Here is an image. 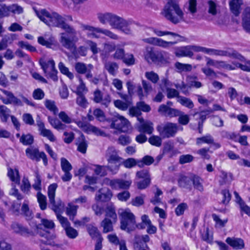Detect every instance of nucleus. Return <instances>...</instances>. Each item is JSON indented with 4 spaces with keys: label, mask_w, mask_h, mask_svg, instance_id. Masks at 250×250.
Returning a JSON list of instances; mask_svg holds the SVG:
<instances>
[{
    "label": "nucleus",
    "mask_w": 250,
    "mask_h": 250,
    "mask_svg": "<svg viewBox=\"0 0 250 250\" xmlns=\"http://www.w3.org/2000/svg\"><path fill=\"white\" fill-rule=\"evenodd\" d=\"M131 183V181L130 180H124L123 179H116L114 189H128L130 187Z\"/></svg>",
    "instance_id": "obj_32"
},
{
    "label": "nucleus",
    "mask_w": 250,
    "mask_h": 250,
    "mask_svg": "<svg viewBox=\"0 0 250 250\" xmlns=\"http://www.w3.org/2000/svg\"><path fill=\"white\" fill-rule=\"evenodd\" d=\"M187 81L189 87L199 88L203 86L202 83L198 81V78L196 76H189L187 77Z\"/></svg>",
    "instance_id": "obj_40"
},
{
    "label": "nucleus",
    "mask_w": 250,
    "mask_h": 250,
    "mask_svg": "<svg viewBox=\"0 0 250 250\" xmlns=\"http://www.w3.org/2000/svg\"><path fill=\"white\" fill-rule=\"evenodd\" d=\"M142 86L138 85L137 86L136 92L140 99L142 100L144 97L147 96L150 93L153 91V88L150 82L145 80H142Z\"/></svg>",
    "instance_id": "obj_16"
},
{
    "label": "nucleus",
    "mask_w": 250,
    "mask_h": 250,
    "mask_svg": "<svg viewBox=\"0 0 250 250\" xmlns=\"http://www.w3.org/2000/svg\"><path fill=\"white\" fill-rule=\"evenodd\" d=\"M58 67L62 73L66 75L70 79H72L74 78L73 73L69 71L68 68L64 65L63 63L60 62L59 63Z\"/></svg>",
    "instance_id": "obj_55"
},
{
    "label": "nucleus",
    "mask_w": 250,
    "mask_h": 250,
    "mask_svg": "<svg viewBox=\"0 0 250 250\" xmlns=\"http://www.w3.org/2000/svg\"><path fill=\"white\" fill-rule=\"evenodd\" d=\"M81 27L83 30H88L91 32V35L93 37L96 38H99V36L96 34V33H100L109 37L111 39L114 40L118 39L117 35L107 29H104L99 27H94L92 26L85 24H82Z\"/></svg>",
    "instance_id": "obj_13"
},
{
    "label": "nucleus",
    "mask_w": 250,
    "mask_h": 250,
    "mask_svg": "<svg viewBox=\"0 0 250 250\" xmlns=\"http://www.w3.org/2000/svg\"><path fill=\"white\" fill-rule=\"evenodd\" d=\"M199 46L187 45L179 48L175 52L177 57H192L193 55V52H199Z\"/></svg>",
    "instance_id": "obj_14"
},
{
    "label": "nucleus",
    "mask_w": 250,
    "mask_h": 250,
    "mask_svg": "<svg viewBox=\"0 0 250 250\" xmlns=\"http://www.w3.org/2000/svg\"><path fill=\"white\" fill-rule=\"evenodd\" d=\"M105 157L108 163V168L113 173H116L122 165L123 158L119 156L118 151L113 146L108 147L105 151Z\"/></svg>",
    "instance_id": "obj_5"
},
{
    "label": "nucleus",
    "mask_w": 250,
    "mask_h": 250,
    "mask_svg": "<svg viewBox=\"0 0 250 250\" xmlns=\"http://www.w3.org/2000/svg\"><path fill=\"white\" fill-rule=\"evenodd\" d=\"M212 112H213V110L211 108H209L206 110L201 111L200 112H195L193 114V116L194 117L196 115H199V119L200 121H199L198 122H202V124H203L204 122L206 120V119L207 118V115H208L209 114H210Z\"/></svg>",
    "instance_id": "obj_53"
},
{
    "label": "nucleus",
    "mask_w": 250,
    "mask_h": 250,
    "mask_svg": "<svg viewBox=\"0 0 250 250\" xmlns=\"http://www.w3.org/2000/svg\"><path fill=\"white\" fill-rule=\"evenodd\" d=\"M31 188V185L27 177H23L21 186V190L26 194H29Z\"/></svg>",
    "instance_id": "obj_50"
},
{
    "label": "nucleus",
    "mask_w": 250,
    "mask_h": 250,
    "mask_svg": "<svg viewBox=\"0 0 250 250\" xmlns=\"http://www.w3.org/2000/svg\"><path fill=\"white\" fill-rule=\"evenodd\" d=\"M145 195L136 196L131 200V204L135 207H140L144 204Z\"/></svg>",
    "instance_id": "obj_61"
},
{
    "label": "nucleus",
    "mask_w": 250,
    "mask_h": 250,
    "mask_svg": "<svg viewBox=\"0 0 250 250\" xmlns=\"http://www.w3.org/2000/svg\"><path fill=\"white\" fill-rule=\"evenodd\" d=\"M20 141L23 145H31L34 142V137L30 134H22L20 137Z\"/></svg>",
    "instance_id": "obj_44"
},
{
    "label": "nucleus",
    "mask_w": 250,
    "mask_h": 250,
    "mask_svg": "<svg viewBox=\"0 0 250 250\" xmlns=\"http://www.w3.org/2000/svg\"><path fill=\"white\" fill-rule=\"evenodd\" d=\"M61 165L62 169L63 171H70L72 168L71 164L64 158H61Z\"/></svg>",
    "instance_id": "obj_64"
},
{
    "label": "nucleus",
    "mask_w": 250,
    "mask_h": 250,
    "mask_svg": "<svg viewBox=\"0 0 250 250\" xmlns=\"http://www.w3.org/2000/svg\"><path fill=\"white\" fill-rule=\"evenodd\" d=\"M36 13L38 18L46 24L49 26L58 27L65 31V33L60 34V42L63 47L71 51L76 58L86 55L87 47L80 46L77 48L76 43L79 40L77 32L73 26L66 22V21H73L71 16H62L56 12L50 13L44 9L36 10Z\"/></svg>",
    "instance_id": "obj_1"
},
{
    "label": "nucleus",
    "mask_w": 250,
    "mask_h": 250,
    "mask_svg": "<svg viewBox=\"0 0 250 250\" xmlns=\"http://www.w3.org/2000/svg\"><path fill=\"white\" fill-rule=\"evenodd\" d=\"M156 191L154 193V196L150 200V202L154 205L161 203V199L159 196L163 194L162 191L157 186H156Z\"/></svg>",
    "instance_id": "obj_57"
},
{
    "label": "nucleus",
    "mask_w": 250,
    "mask_h": 250,
    "mask_svg": "<svg viewBox=\"0 0 250 250\" xmlns=\"http://www.w3.org/2000/svg\"><path fill=\"white\" fill-rule=\"evenodd\" d=\"M213 143V137L210 135L208 134L202 137L196 138V144L198 146H200L203 143L210 144Z\"/></svg>",
    "instance_id": "obj_46"
},
{
    "label": "nucleus",
    "mask_w": 250,
    "mask_h": 250,
    "mask_svg": "<svg viewBox=\"0 0 250 250\" xmlns=\"http://www.w3.org/2000/svg\"><path fill=\"white\" fill-rule=\"evenodd\" d=\"M123 62L128 66L132 65L135 63V59L132 54H125Z\"/></svg>",
    "instance_id": "obj_54"
},
{
    "label": "nucleus",
    "mask_w": 250,
    "mask_h": 250,
    "mask_svg": "<svg viewBox=\"0 0 250 250\" xmlns=\"http://www.w3.org/2000/svg\"><path fill=\"white\" fill-rule=\"evenodd\" d=\"M45 106L48 109L53 112L54 114H56L58 111V109L53 101L46 100L45 102Z\"/></svg>",
    "instance_id": "obj_62"
},
{
    "label": "nucleus",
    "mask_w": 250,
    "mask_h": 250,
    "mask_svg": "<svg viewBox=\"0 0 250 250\" xmlns=\"http://www.w3.org/2000/svg\"><path fill=\"white\" fill-rule=\"evenodd\" d=\"M7 175L10 179L16 184L19 185L20 183V176L18 169H14L9 168L8 169Z\"/></svg>",
    "instance_id": "obj_29"
},
{
    "label": "nucleus",
    "mask_w": 250,
    "mask_h": 250,
    "mask_svg": "<svg viewBox=\"0 0 250 250\" xmlns=\"http://www.w3.org/2000/svg\"><path fill=\"white\" fill-rule=\"evenodd\" d=\"M11 227L15 232L20 234L21 235L27 236L32 234V232L29 230L28 229L16 222L13 223Z\"/></svg>",
    "instance_id": "obj_23"
},
{
    "label": "nucleus",
    "mask_w": 250,
    "mask_h": 250,
    "mask_svg": "<svg viewBox=\"0 0 250 250\" xmlns=\"http://www.w3.org/2000/svg\"><path fill=\"white\" fill-rule=\"evenodd\" d=\"M104 68L110 74L115 76L117 73L119 66L115 62H107L104 63Z\"/></svg>",
    "instance_id": "obj_33"
},
{
    "label": "nucleus",
    "mask_w": 250,
    "mask_h": 250,
    "mask_svg": "<svg viewBox=\"0 0 250 250\" xmlns=\"http://www.w3.org/2000/svg\"><path fill=\"white\" fill-rule=\"evenodd\" d=\"M11 111L6 106L0 105V118L2 122H6L10 116Z\"/></svg>",
    "instance_id": "obj_38"
},
{
    "label": "nucleus",
    "mask_w": 250,
    "mask_h": 250,
    "mask_svg": "<svg viewBox=\"0 0 250 250\" xmlns=\"http://www.w3.org/2000/svg\"><path fill=\"white\" fill-rule=\"evenodd\" d=\"M26 157L33 161L39 162L42 159L44 165L48 163L47 156L43 151H40L39 149L34 146H30L25 149Z\"/></svg>",
    "instance_id": "obj_12"
},
{
    "label": "nucleus",
    "mask_w": 250,
    "mask_h": 250,
    "mask_svg": "<svg viewBox=\"0 0 250 250\" xmlns=\"http://www.w3.org/2000/svg\"><path fill=\"white\" fill-rule=\"evenodd\" d=\"M74 68L78 73L83 74L88 71H91L93 68V65L91 64L86 65V64L83 62H78L75 64Z\"/></svg>",
    "instance_id": "obj_25"
},
{
    "label": "nucleus",
    "mask_w": 250,
    "mask_h": 250,
    "mask_svg": "<svg viewBox=\"0 0 250 250\" xmlns=\"http://www.w3.org/2000/svg\"><path fill=\"white\" fill-rule=\"evenodd\" d=\"M144 56L146 60L148 62H157L167 61L169 59V56L167 53L163 51L160 53H155L152 48H146V51L144 53Z\"/></svg>",
    "instance_id": "obj_11"
},
{
    "label": "nucleus",
    "mask_w": 250,
    "mask_h": 250,
    "mask_svg": "<svg viewBox=\"0 0 250 250\" xmlns=\"http://www.w3.org/2000/svg\"><path fill=\"white\" fill-rule=\"evenodd\" d=\"M191 181H192L194 188L200 191L203 190V187L202 185L201 179L199 177L195 175L193 176L191 178Z\"/></svg>",
    "instance_id": "obj_59"
},
{
    "label": "nucleus",
    "mask_w": 250,
    "mask_h": 250,
    "mask_svg": "<svg viewBox=\"0 0 250 250\" xmlns=\"http://www.w3.org/2000/svg\"><path fill=\"white\" fill-rule=\"evenodd\" d=\"M242 25L244 29L250 33V7H247L243 13Z\"/></svg>",
    "instance_id": "obj_22"
},
{
    "label": "nucleus",
    "mask_w": 250,
    "mask_h": 250,
    "mask_svg": "<svg viewBox=\"0 0 250 250\" xmlns=\"http://www.w3.org/2000/svg\"><path fill=\"white\" fill-rule=\"evenodd\" d=\"M57 187V184H52L48 187L47 191L50 205L51 206L52 209L54 211L56 215L58 213H60L64 206V204L60 199L55 200V192Z\"/></svg>",
    "instance_id": "obj_8"
},
{
    "label": "nucleus",
    "mask_w": 250,
    "mask_h": 250,
    "mask_svg": "<svg viewBox=\"0 0 250 250\" xmlns=\"http://www.w3.org/2000/svg\"><path fill=\"white\" fill-rule=\"evenodd\" d=\"M241 0H232L229 2L230 10L232 13L237 16L240 13Z\"/></svg>",
    "instance_id": "obj_30"
},
{
    "label": "nucleus",
    "mask_w": 250,
    "mask_h": 250,
    "mask_svg": "<svg viewBox=\"0 0 250 250\" xmlns=\"http://www.w3.org/2000/svg\"><path fill=\"white\" fill-rule=\"evenodd\" d=\"M2 92L7 97L8 101L10 102V104H13L20 106L23 105L22 101L15 97L11 92L3 90Z\"/></svg>",
    "instance_id": "obj_34"
},
{
    "label": "nucleus",
    "mask_w": 250,
    "mask_h": 250,
    "mask_svg": "<svg viewBox=\"0 0 250 250\" xmlns=\"http://www.w3.org/2000/svg\"><path fill=\"white\" fill-rule=\"evenodd\" d=\"M115 223L109 218H105L100 224L101 226L103 228V232L107 233L112 231L113 230V224Z\"/></svg>",
    "instance_id": "obj_28"
},
{
    "label": "nucleus",
    "mask_w": 250,
    "mask_h": 250,
    "mask_svg": "<svg viewBox=\"0 0 250 250\" xmlns=\"http://www.w3.org/2000/svg\"><path fill=\"white\" fill-rule=\"evenodd\" d=\"M153 130V124L151 122L143 123L139 127V131L148 134H151Z\"/></svg>",
    "instance_id": "obj_39"
},
{
    "label": "nucleus",
    "mask_w": 250,
    "mask_h": 250,
    "mask_svg": "<svg viewBox=\"0 0 250 250\" xmlns=\"http://www.w3.org/2000/svg\"><path fill=\"white\" fill-rule=\"evenodd\" d=\"M162 139L163 138L160 136L153 135L149 138L148 142L151 145L159 147L162 145Z\"/></svg>",
    "instance_id": "obj_58"
},
{
    "label": "nucleus",
    "mask_w": 250,
    "mask_h": 250,
    "mask_svg": "<svg viewBox=\"0 0 250 250\" xmlns=\"http://www.w3.org/2000/svg\"><path fill=\"white\" fill-rule=\"evenodd\" d=\"M137 161L136 159L133 158H128L123 162L122 161V164L124 167L127 168H131L137 165Z\"/></svg>",
    "instance_id": "obj_60"
},
{
    "label": "nucleus",
    "mask_w": 250,
    "mask_h": 250,
    "mask_svg": "<svg viewBox=\"0 0 250 250\" xmlns=\"http://www.w3.org/2000/svg\"><path fill=\"white\" fill-rule=\"evenodd\" d=\"M162 15L173 24H177L184 21V13L179 5L174 0L168 1L165 6Z\"/></svg>",
    "instance_id": "obj_3"
},
{
    "label": "nucleus",
    "mask_w": 250,
    "mask_h": 250,
    "mask_svg": "<svg viewBox=\"0 0 250 250\" xmlns=\"http://www.w3.org/2000/svg\"><path fill=\"white\" fill-rule=\"evenodd\" d=\"M186 8L188 12L193 15L197 12V0H189L187 4Z\"/></svg>",
    "instance_id": "obj_52"
},
{
    "label": "nucleus",
    "mask_w": 250,
    "mask_h": 250,
    "mask_svg": "<svg viewBox=\"0 0 250 250\" xmlns=\"http://www.w3.org/2000/svg\"><path fill=\"white\" fill-rule=\"evenodd\" d=\"M79 140V142L77 143L78 145L77 149L81 153H85L87 149V144L84 136L83 135H81Z\"/></svg>",
    "instance_id": "obj_41"
},
{
    "label": "nucleus",
    "mask_w": 250,
    "mask_h": 250,
    "mask_svg": "<svg viewBox=\"0 0 250 250\" xmlns=\"http://www.w3.org/2000/svg\"><path fill=\"white\" fill-rule=\"evenodd\" d=\"M36 122L41 135L46 137L51 142H55L56 139L51 130L46 129L44 123L40 119L37 120Z\"/></svg>",
    "instance_id": "obj_18"
},
{
    "label": "nucleus",
    "mask_w": 250,
    "mask_h": 250,
    "mask_svg": "<svg viewBox=\"0 0 250 250\" xmlns=\"http://www.w3.org/2000/svg\"><path fill=\"white\" fill-rule=\"evenodd\" d=\"M177 153V150L174 149V146L173 144L170 141L166 142L164 145L163 149V153L169 154L170 157L176 155Z\"/></svg>",
    "instance_id": "obj_31"
},
{
    "label": "nucleus",
    "mask_w": 250,
    "mask_h": 250,
    "mask_svg": "<svg viewBox=\"0 0 250 250\" xmlns=\"http://www.w3.org/2000/svg\"><path fill=\"white\" fill-rule=\"evenodd\" d=\"M87 230L92 238H101V234L97 227L90 224L87 226Z\"/></svg>",
    "instance_id": "obj_47"
},
{
    "label": "nucleus",
    "mask_w": 250,
    "mask_h": 250,
    "mask_svg": "<svg viewBox=\"0 0 250 250\" xmlns=\"http://www.w3.org/2000/svg\"><path fill=\"white\" fill-rule=\"evenodd\" d=\"M48 121L52 126L58 131L65 130L67 127L66 125L56 118L48 116Z\"/></svg>",
    "instance_id": "obj_26"
},
{
    "label": "nucleus",
    "mask_w": 250,
    "mask_h": 250,
    "mask_svg": "<svg viewBox=\"0 0 250 250\" xmlns=\"http://www.w3.org/2000/svg\"><path fill=\"white\" fill-rule=\"evenodd\" d=\"M95 168L94 169V171L96 175H99L101 177H103L107 175V170L108 169V166L95 165Z\"/></svg>",
    "instance_id": "obj_49"
},
{
    "label": "nucleus",
    "mask_w": 250,
    "mask_h": 250,
    "mask_svg": "<svg viewBox=\"0 0 250 250\" xmlns=\"http://www.w3.org/2000/svg\"><path fill=\"white\" fill-rule=\"evenodd\" d=\"M110 127L123 132H126L131 129V126L125 118L118 114L110 120Z\"/></svg>",
    "instance_id": "obj_10"
},
{
    "label": "nucleus",
    "mask_w": 250,
    "mask_h": 250,
    "mask_svg": "<svg viewBox=\"0 0 250 250\" xmlns=\"http://www.w3.org/2000/svg\"><path fill=\"white\" fill-rule=\"evenodd\" d=\"M219 177V183L220 185L229 184L232 179V175L231 173L228 174L223 170L221 171Z\"/></svg>",
    "instance_id": "obj_36"
},
{
    "label": "nucleus",
    "mask_w": 250,
    "mask_h": 250,
    "mask_svg": "<svg viewBox=\"0 0 250 250\" xmlns=\"http://www.w3.org/2000/svg\"><path fill=\"white\" fill-rule=\"evenodd\" d=\"M143 41L146 43L159 46L165 48H168L175 44L177 42H167L161 39L150 37L143 39Z\"/></svg>",
    "instance_id": "obj_17"
},
{
    "label": "nucleus",
    "mask_w": 250,
    "mask_h": 250,
    "mask_svg": "<svg viewBox=\"0 0 250 250\" xmlns=\"http://www.w3.org/2000/svg\"><path fill=\"white\" fill-rule=\"evenodd\" d=\"M78 207L75 205H72L69 204L66 208V213L69 216V219L71 221H73L77 212Z\"/></svg>",
    "instance_id": "obj_42"
},
{
    "label": "nucleus",
    "mask_w": 250,
    "mask_h": 250,
    "mask_svg": "<svg viewBox=\"0 0 250 250\" xmlns=\"http://www.w3.org/2000/svg\"><path fill=\"white\" fill-rule=\"evenodd\" d=\"M158 112L170 117L178 116L181 113V111L175 108H170L165 104H161L159 106Z\"/></svg>",
    "instance_id": "obj_20"
},
{
    "label": "nucleus",
    "mask_w": 250,
    "mask_h": 250,
    "mask_svg": "<svg viewBox=\"0 0 250 250\" xmlns=\"http://www.w3.org/2000/svg\"><path fill=\"white\" fill-rule=\"evenodd\" d=\"M37 197L41 209L43 210H45L47 207L46 196L39 191L37 194Z\"/></svg>",
    "instance_id": "obj_45"
},
{
    "label": "nucleus",
    "mask_w": 250,
    "mask_h": 250,
    "mask_svg": "<svg viewBox=\"0 0 250 250\" xmlns=\"http://www.w3.org/2000/svg\"><path fill=\"white\" fill-rule=\"evenodd\" d=\"M93 100L95 103H100L107 107L111 102V98L109 94L103 96L102 91L99 89H97L93 92Z\"/></svg>",
    "instance_id": "obj_15"
},
{
    "label": "nucleus",
    "mask_w": 250,
    "mask_h": 250,
    "mask_svg": "<svg viewBox=\"0 0 250 250\" xmlns=\"http://www.w3.org/2000/svg\"><path fill=\"white\" fill-rule=\"evenodd\" d=\"M112 193L106 188H103L98 190L95 195V200L98 201L107 202L110 200Z\"/></svg>",
    "instance_id": "obj_19"
},
{
    "label": "nucleus",
    "mask_w": 250,
    "mask_h": 250,
    "mask_svg": "<svg viewBox=\"0 0 250 250\" xmlns=\"http://www.w3.org/2000/svg\"><path fill=\"white\" fill-rule=\"evenodd\" d=\"M5 11L6 17L10 15V13L20 14L22 12V8L17 4H12L7 6L5 5Z\"/></svg>",
    "instance_id": "obj_35"
},
{
    "label": "nucleus",
    "mask_w": 250,
    "mask_h": 250,
    "mask_svg": "<svg viewBox=\"0 0 250 250\" xmlns=\"http://www.w3.org/2000/svg\"><path fill=\"white\" fill-rule=\"evenodd\" d=\"M42 225L43 226L44 228L50 229H52L55 227V224L52 220L42 219L41 220V223L36 225V228L37 229H41Z\"/></svg>",
    "instance_id": "obj_48"
},
{
    "label": "nucleus",
    "mask_w": 250,
    "mask_h": 250,
    "mask_svg": "<svg viewBox=\"0 0 250 250\" xmlns=\"http://www.w3.org/2000/svg\"><path fill=\"white\" fill-rule=\"evenodd\" d=\"M226 242L235 250H241L245 247L244 242L241 238L228 237L226 240Z\"/></svg>",
    "instance_id": "obj_21"
},
{
    "label": "nucleus",
    "mask_w": 250,
    "mask_h": 250,
    "mask_svg": "<svg viewBox=\"0 0 250 250\" xmlns=\"http://www.w3.org/2000/svg\"><path fill=\"white\" fill-rule=\"evenodd\" d=\"M59 118L61 121L65 124H70L74 121V120L70 117L64 111H61L59 115Z\"/></svg>",
    "instance_id": "obj_63"
},
{
    "label": "nucleus",
    "mask_w": 250,
    "mask_h": 250,
    "mask_svg": "<svg viewBox=\"0 0 250 250\" xmlns=\"http://www.w3.org/2000/svg\"><path fill=\"white\" fill-rule=\"evenodd\" d=\"M177 102L180 104L182 105L185 106L189 109H192L194 107V104L193 102L188 98L180 96L178 97Z\"/></svg>",
    "instance_id": "obj_37"
},
{
    "label": "nucleus",
    "mask_w": 250,
    "mask_h": 250,
    "mask_svg": "<svg viewBox=\"0 0 250 250\" xmlns=\"http://www.w3.org/2000/svg\"><path fill=\"white\" fill-rule=\"evenodd\" d=\"M39 63L45 76L49 77L54 81H58V72L55 68V62L53 60H46L44 58H42L40 59Z\"/></svg>",
    "instance_id": "obj_9"
},
{
    "label": "nucleus",
    "mask_w": 250,
    "mask_h": 250,
    "mask_svg": "<svg viewBox=\"0 0 250 250\" xmlns=\"http://www.w3.org/2000/svg\"><path fill=\"white\" fill-rule=\"evenodd\" d=\"M156 129L163 139L169 138L175 136L178 130V125L175 123L167 122L157 125Z\"/></svg>",
    "instance_id": "obj_7"
},
{
    "label": "nucleus",
    "mask_w": 250,
    "mask_h": 250,
    "mask_svg": "<svg viewBox=\"0 0 250 250\" xmlns=\"http://www.w3.org/2000/svg\"><path fill=\"white\" fill-rule=\"evenodd\" d=\"M191 182V178L186 176H182L178 180V185L180 187L187 188L190 185Z\"/></svg>",
    "instance_id": "obj_56"
},
{
    "label": "nucleus",
    "mask_w": 250,
    "mask_h": 250,
    "mask_svg": "<svg viewBox=\"0 0 250 250\" xmlns=\"http://www.w3.org/2000/svg\"><path fill=\"white\" fill-rule=\"evenodd\" d=\"M105 218H110L113 222L117 221V215L115 211V208L112 204H108L105 209Z\"/></svg>",
    "instance_id": "obj_27"
},
{
    "label": "nucleus",
    "mask_w": 250,
    "mask_h": 250,
    "mask_svg": "<svg viewBox=\"0 0 250 250\" xmlns=\"http://www.w3.org/2000/svg\"><path fill=\"white\" fill-rule=\"evenodd\" d=\"M97 18L99 21L105 24L107 23L113 28L122 30L125 34L131 33V22L112 13H99Z\"/></svg>",
    "instance_id": "obj_2"
},
{
    "label": "nucleus",
    "mask_w": 250,
    "mask_h": 250,
    "mask_svg": "<svg viewBox=\"0 0 250 250\" xmlns=\"http://www.w3.org/2000/svg\"><path fill=\"white\" fill-rule=\"evenodd\" d=\"M121 229L122 230L130 232L136 228L143 229L141 224L137 225L135 216L128 209L124 210L121 214Z\"/></svg>",
    "instance_id": "obj_6"
},
{
    "label": "nucleus",
    "mask_w": 250,
    "mask_h": 250,
    "mask_svg": "<svg viewBox=\"0 0 250 250\" xmlns=\"http://www.w3.org/2000/svg\"><path fill=\"white\" fill-rule=\"evenodd\" d=\"M175 67L178 70L179 72L190 71L192 68L191 64L182 63L179 62H176L175 63Z\"/></svg>",
    "instance_id": "obj_51"
},
{
    "label": "nucleus",
    "mask_w": 250,
    "mask_h": 250,
    "mask_svg": "<svg viewBox=\"0 0 250 250\" xmlns=\"http://www.w3.org/2000/svg\"><path fill=\"white\" fill-rule=\"evenodd\" d=\"M16 37V34H14L5 35L0 41V51L5 49L8 44L12 43Z\"/></svg>",
    "instance_id": "obj_24"
},
{
    "label": "nucleus",
    "mask_w": 250,
    "mask_h": 250,
    "mask_svg": "<svg viewBox=\"0 0 250 250\" xmlns=\"http://www.w3.org/2000/svg\"><path fill=\"white\" fill-rule=\"evenodd\" d=\"M146 78L152 83L156 84L159 80V75L153 71L145 72Z\"/></svg>",
    "instance_id": "obj_43"
},
{
    "label": "nucleus",
    "mask_w": 250,
    "mask_h": 250,
    "mask_svg": "<svg viewBox=\"0 0 250 250\" xmlns=\"http://www.w3.org/2000/svg\"><path fill=\"white\" fill-rule=\"evenodd\" d=\"M199 52H202L210 55L221 57H228L230 58L237 59L240 61H244L245 58L236 50L228 48L226 50L208 48L199 46Z\"/></svg>",
    "instance_id": "obj_4"
}]
</instances>
